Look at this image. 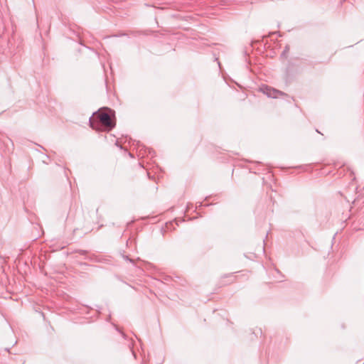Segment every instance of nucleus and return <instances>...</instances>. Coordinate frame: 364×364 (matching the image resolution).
<instances>
[{"label":"nucleus","instance_id":"f03ea898","mask_svg":"<svg viewBox=\"0 0 364 364\" xmlns=\"http://www.w3.org/2000/svg\"><path fill=\"white\" fill-rule=\"evenodd\" d=\"M260 90L268 97L272 98H277L280 95H284V92L269 86H263L260 87Z\"/></svg>","mask_w":364,"mask_h":364},{"label":"nucleus","instance_id":"f257e3e1","mask_svg":"<svg viewBox=\"0 0 364 364\" xmlns=\"http://www.w3.org/2000/svg\"><path fill=\"white\" fill-rule=\"evenodd\" d=\"M90 127L97 131H107L112 130L115 127L114 122L110 117V115L101 109L93 113L89 119Z\"/></svg>","mask_w":364,"mask_h":364},{"label":"nucleus","instance_id":"7ed1b4c3","mask_svg":"<svg viewBox=\"0 0 364 364\" xmlns=\"http://www.w3.org/2000/svg\"><path fill=\"white\" fill-rule=\"evenodd\" d=\"M124 258H125V259L129 260V262H133V261H132V259H129L127 256H126Z\"/></svg>","mask_w":364,"mask_h":364}]
</instances>
